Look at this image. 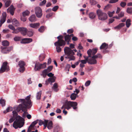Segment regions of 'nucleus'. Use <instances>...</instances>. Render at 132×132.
Instances as JSON below:
<instances>
[{
  "label": "nucleus",
  "instance_id": "nucleus-1",
  "mask_svg": "<svg viewBox=\"0 0 132 132\" xmlns=\"http://www.w3.org/2000/svg\"><path fill=\"white\" fill-rule=\"evenodd\" d=\"M30 95L27 96L25 99H19L18 100L17 102L18 103H21L17 106L14 107L15 110H16L18 112L21 110L24 111L22 115V117H24L28 113L27 111H25L27 109H29L32 106V102L30 100Z\"/></svg>",
  "mask_w": 132,
  "mask_h": 132
},
{
  "label": "nucleus",
  "instance_id": "nucleus-2",
  "mask_svg": "<svg viewBox=\"0 0 132 132\" xmlns=\"http://www.w3.org/2000/svg\"><path fill=\"white\" fill-rule=\"evenodd\" d=\"M13 117L10 119L9 122L11 123L15 119L13 124V127L15 129L18 128H21L24 125V120L23 118L19 116L15 111L12 112Z\"/></svg>",
  "mask_w": 132,
  "mask_h": 132
},
{
  "label": "nucleus",
  "instance_id": "nucleus-3",
  "mask_svg": "<svg viewBox=\"0 0 132 132\" xmlns=\"http://www.w3.org/2000/svg\"><path fill=\"white\" fill-rule=\"evenodd\" d=\"M78 104L76 102H73L70 101H68L65 102L61 108V109H62L63 108L69 110L72 107L73 109L75 110H76L77 107V106Z\"/></svg>",
  "mask_w": 132,
  "mask_h": 132
},
{
  "label": "nucleus",
  "instance_id": "nucleus-4",
  "mask_svg": "<svg viewBox=\"0 0 132 132\" xmlns=\"http://www.w3.org/2000/svg\"><path fill=\"white\" fill-rule=\"evenodd\" d=\"M65 44L64 41L62 39H59L57 42H55L54 45L56 46V51L57 52H60L61 50V48L60 47L62 46H64Z\"/></svg>",
  "mask_w": 132,
  "mask_h": 132
},
{
  "label": "nucleus",
  "instance_id": "nucleus-5",
  "mask_svg": "<svg viewBox=\"0 0 132 132\" xmlns=\"http://www.w3.org/2000/svg\"><path fill=\"white\" fill-rule=\"evenodd\" d=\"M87 53L88 54V56H84L85 60H81L80 61L81 63L84 64L86 63L87 62L90 64H91V50L89 49L87 51Z\"/></svg>",
  "mask_w": 132,
  "mask_h": 132
},
{
  "label": "nucleus",
  "instance_id": "nucleus-6",
  "mask_svg": "<svg viewBox=\"0 0 132 132\" xmlns=\"http://www.w3.org/2000/svg\"><path fill=\"white\" fill-rule=\"evenodd\" d=\"M97 13L98 16V19L100 20H105L107 18V14L103 12L100 10H98L97 11Z\"/></svg>",
  "mask_w": 132,
  "mask_h": 132
},
{
  "label": "nucleus",
  "instance_id": "nucleus-7",
  "mask_svg": "<svg viewBox=\"0 0 132 132\" xmlns=\"http://www.w3.org/2000/svg\"><path fill=\"white\" fill-rule=\"evenodd\" d=\"M46 63L44 62L43 64H41L37 62L35 64L34 70L36 71L39 70L40 69H44L46 67Z\"/></svg>",
  "mask_w": 132,
  "mask_h": 132
},
{
  "label": "nucleus",
  "instance_id": "nucleus-8",
  "mask_svg": "<svg viewBox=\"0 0 132 132\" xmlns=\"http://www.w3.org/2000/svg\"><path fill=\"white\" fill-rule=\"evenodd\" d=\"M64 52L65 54L67 56L65 57L66 58L68 59V58L69 56V54H74L75 53L73 50H71L69 47H65L64 49Z\"/></svg>",
  "mask_w": 132,
  "mask_h": 132
},
{
  "label": "nucleus",
  "instance_id": "nucleus-9",
  "mask_svg": "<svg viewBox=\"0 0 132 132\" xmlns=\"http://www.w3.org/2000/svg\"><path fill=\"white\" fill-rule=\"evenodd\" d=\"M97 58H102V56L101 54L98 53L95 55L91 56V64H96L97 61L96 59Z\"/></svg>",
  "mask_w": 132,
  "mask_h": 132
},
{
  "label": "nucleus",
  "instance_id": "nucleus-10",
  "mask_svg": "<svg viewBox=\"0 0 132 132\" xmlns=\"http://www.w3.org/2000/svg\"><path fill=\"white\" fill-rule=\"evenodd\" d=\"M35 12L36 16L38 18H40L42 15V10L39 7H36L35 9Z\"/></svg>",
  "mask_w": 132,
  "mask_h": 132
},
{
  "label": "nucleus",
  "instance_id": "nucleus-11",
  "mask_svg": "<svg viewBox=\"0 0 132 132\" xmlns=\"http://www.w3.org/2000/svg\"><path fill=\"white\" fill-rule=\"evenodd\" d=\"M7 63L5 62L3 63L2 66L0 69V73H2L5 71H8L9 70V67L7 65Z\"/></svg>",
  "mask_w": 132,
  "mask_h": 132
},
{
  "label": "nucleus",
  "instance_id": "nucleus-12",
  "mask_svg": "<svg viewBox=\"0 0 132 132\" xmlns=\"http://www.w3.org/2000/svg\"><path fill=\"white\" fill-rule=\"evenodd\" d=\"M18 65L20 67L19 68V71L21 72H23L25 70L24 62L23 61L21 60L19 61Z\"/></svg>",
  "mask_w": 132,
  "mask_h": 132
},
{
  "label": "nucleus",
  "instance_id": "nucleus-13",
  "mask_svg": "<svg viewBox=\"0 0 132 132\" xmlns=\"http://www.w3.org/2000/svg\"><path fill=\"white\" fill-rule=\"evenodd\" d=\"M38 120H37L33 122L29 126L27 131V132H30L32 130H34L35 129V127H36L35 125L38 122Z\"/></svg>",
  "mask_w": 132,
  "mask_h": 132
},
{
  "label": "nucleus",
  "instance_id": "nucleus-14",
  "mask_svg": "<svg viewBox=\"0 0 132 132\" xmlns=\"http://www.w3.org/2000/svg\"><path fill=\"white\" fill-rule=\"evenodd\" d=\"M13 48V47L12 46L9 47L8 48L1 47V52L4 54L7 53L12 50Z\"/></svg>",
  "mask_w": 132,
  "mask_h": 132
},
{
  "label": "nucleus",
  "instance_id": "nucleus-15",
  "mask_svg": "<svg viewBox=\"0 0 132 132\" xmlns=\"http://www.w3.org/2000/svg\"><path fill=\"white\" fill-rule=\"evenodd\" d=\"M18 30L21 32V34L23 35H26L27 31L26 28L23 27H19L18 28Z\"/></svg>",
  "mask_w": 132,
  "mask_h": 132
},
{
  "label": "nucleus",
  "instance_id": "nucleus-16",
  "mask_svg": "<svg viewBox=\"0 0 132 132\" xmlns=\"http://www.w3.org/2000/svg\"><path fill=\"white\" fill-rule=\"evenodd\" d=\"M6 13H4L3 14L2 17H1L0 23V27H1L6 20Z\"/></svg>",
  "mask_w": 132,
  "mask_h": 132
},
{
  "label": "nucleus",
  "instance_id": "nucleus-17",
  "mask_svg": "<svg viewBox=\"0 0 132 132\" xmlns=\"http://www.w3.org/2000/svg\"><path fill=\"white\" fill-rule=\"evenodd\" d=\"M73 36V35L72 34L70 35L68 34L65 36V41L67 42L68 44H69V42L70 41L71 37Z\"/></svg>",
  "mask_w": 132,
  "mask_h": 132
},
{
  "label": "nucleus",
  "instance_id": "nucleus-18",
  "mask_svg": "<svg viewBox=\"0 0 132 132\" xmlns=\"http://www.w3.org/2000/svg\"><path fill=\"white\" fill-rule=\"evenodd\" d=\"M32 39L30 38H24L22 39L21 43H28L32 42Z\"/></svg>",
  "mask_w": 132,
  "mask_h": 132
},
{
  "label": "nucleus",
  "instance_id": "nucleus-19",
  "mask_svg": "<svg viewBox=\"0 0 132 132\" xmlns=\"http://www.w3.org/2000/svg\"><path fill=\"white\" fill-rule=\"evenodd\" d=\"M15 10V8L13 5H11L7 9V11L9 12L12 15L14 14V11Z\"/></svg>",
  "mask_w": 132,
  "mask_h": 132
},
{
  "label": "nucleus",
  "instance_id": "nucleus-20",
  "mask_svg": "<svg viewBox=\"0 0 132 132\" xmlns=\"http://www.w3.org/2000/svg\"><path fill=\"white\" fill-rule=\"evenodd\" d=\"M61 129V128L59 125H56L54 126L53 132H59L60 131Z\"/></svg>",
  "mask_w": 132,
  "mask_h": 132
},
{
  "label": "nucleus",
  "instance_id": "nucleus-21",
  "mask_svg": "<svg viewBox=\"0 0 132 132\" xmlns=\"http://www.w3.org/2000/svg\"><path fill=\"white\" fill-rule=\"evenodd\" d=\"M39 25L40 23H31L29 24L30 26L31 27L35 29L38 28Z\"/></svg>",
  "mask_w": 132,
  "mask_h": 132
},
{
  "label": "nucleus",
  "instance_id": "nucleus-22",
  "mask_svg": "<svg viewBox=\"0 0 132 132\" xmlns=\"http://www.w3.org/2000/svg\"><path fill=\"white\" fill-rule=\"evenodd\" d=\"M29 20L31 22H35L37 20L35 14H33L30 16L29 18Z\"/></svg>",
  "mask_w": 132,
  "mask_h": 132
},
{
  "label": "nucleus",
  "instance_id": "nucleus-23",
  "mask_svg": "<svg viewBox=\"0 0 132 132\" xmlns=\"http://www.w3.org/2000/svg\"><path fill=\"white\" fill-rule=\"evenodd\" d=\"M108 44L105 43L102 44L100 47V49L101 50L103 49H106L108 47Z\"/></svg>",
  "mask_w": 132,
  "mask_h": 132
},
{
  "label": "nucleus",
  "instance_id": "nucleus-24",
  "mask_svg": "<svg viewBox=\"0 0 132 132\" xmlns=\"http://www.w3.org/2000/svg\"><path fill=\"white\" fill-rule=\"evenodd\" d=\"M12 22L13 25L15 26H18L20 24L19 22L15 19H12Z\"/></svg>",
  "mask_w": 132,
  "mask_h": 132
},
{
  "label": "nucleus",
  "instance_id": "nucleus-25",
  "mask_svg": "<svg viewBox=\"0 0 132 132\" xmlns=\"http://www.w3.org/2000/svg\"><path fill=\"white\" fill-rule=\"evenodd\" d=\"M98 49L97 48H93L91 50V56L95 55V54L97 52Z\"/></svg>",
  "mask_w": 132,
  "mask_h": 132
},
{
  "label": "nucleus",
  "instance_id": "nucleus-26",
  "mask_svg": "<svg viewBox=\"0 0 132 132\" xmlns=\"http://www.w3.org/2000/svg\"><path fill=\"white\" fill-rule=\"evenodd\" d=\"M53 123L52 121H50L47 123V128L48 129H51L53 127Z\"/></svg>",
  "mask_w": 132,
  "mask_h": 132
},
{
  "label": "nucleus",
  "instance_id": "nucleus-27",
  "mask_svg": "<svg viewBox=\"0 0 132 132\" xmlns=\"http://www.w3.org/2000/svg\"><path fill=\"white\" fill-rule=\"evenodd\" d=\"M125 25V24L124 23H120L118 25L114 27V28L115 29H120L122 27L124 26Z\"/></svg>",
  "mask_w": 132,
  "mask_h": 132
},
{
  "label": "nucleus",
  "instance_id": "nucleus-28",
  "mask_svg": "<svg viewBox=\"0 0 132 132\" xmlns=\"http://www.w3.org/2000/svg\"><path fill=\"white\" fill-rule=\"evenodd\" d=\"M77 95L74 93H72L70 95V98L72 100H75L76 97Z\"/></svg>",
  "mask_w": 132,
  "mask_h": 132
},
{
  "label": "nucleus",
  "instance_id": "nucleus-29",
  "mask_svg": "<svg viewBox=\"0 0 132 132\" xmlns=\"http://www.w3.org/2000/svg\"><path fill=\"white\" fill-rule=\"evenodd\" d=\"M131 20L130 19H128L126 22V25L127 28H129L131 25L130 23Z\"/></svg>",
  "mask_w": 132,
  "mask_h": 132
},
{
  "label": "nucleus",
  "instance_id": "nucleus-30",
  "mask_svg": "<svg viewBox=\"0 0 132 132\" xmlns=\"http://www.w3.org/2000/svg\"><path fill=\"white\" fill-rule=\"evenodd\" d=\"M74 54H69V56L68 57V59H69V61L71 60H74L75 59V57L73 56Z\"/></svg>",
  "mask_w": 132,
  "mask_h": 132
},
{
  "label": "nucleus",
  "instance_id": "nucleus-31",
  "mask_svg": "<svg viewBox=\"0 0 132 132\" xmlns=\"http://www.w3.org/2000/svg\"><path fill=\"white\" fill-rule=\"evenodd\" d=\"M49 72L46 69L44 70L42 72V74L43 77H44L45 76L47 75V73Z\"/></svg>",
  "mask_w": 132,
  "mask_h": 132
},
{
  "label": "nucleus",
  "instance_id": "nucleus-32",
  "mask_svg": "<svg viewBox=\"0 0 132 132\" xmlns=\"http://www.w3.org/2000/svg\"><path fill=\"white\" fill-rule=\"evenodd\" d=\"M0 104L2 106H4L5 105V101L4 99L1 98L0 100Z\"/></svg>",
  "mask_w": 132,
  "mask_h": 132
},
{
  "label": "nucleus",
  "instance_id": "nucleus-33",
  "mask_svg": "<svg viewBox=\"0 0 132 132\" xmlns=\"http://www.w3.org/2000/svg\"><path fill=\"white\" fill-rule=\"evenodd\" d=\"M45 54H41L39 56V60L40 61H43L44 59L45 58Z\"/></svg>",
  "mask_w": 132,
  "mask_h": 132
},
{
  "label": "nucleus",
  "instance_id": "nucleus-34",
  "mask_svg": "<svg viewBox=\"0 0 132 132\" xmlns=\"http://www.w3.org/2000/svg\"><path fill=\"white\" fill-rule=\"evenodd\" d=\"M45 27L44 26H41L38 29V30L40 32H43L45 29Z\"/></svg>",
  "mask_w": 132,
  "mask_h": 132
},
{
  "label": "nucleus",
  "instance_id": "nucleus-35",
  "mask_svg": "<svg viewBox=\"0 0 132 132\" xmlns=\"http://www.w3.org/2000/svg\"><path fill=\"white\" fill-rule=\"evenodd\" d=\"M41 95V92H38L37 93L36 97L37 100H39L40 99Z\"/></svg>",
  "mask_w": 132,
  "mask_h": 132
},
{
  "label": "nucleus",
  "instance_id": "nucleus-36",
  "mask_svg": "<svg viewBox=\"0 0 132 132\" xmlns=\"http://www.w3.org/2000/svg\"><path fill=\"white\" fill-rule=\"evenodd\" d=\"M127 12L129 14L132 13V7H128L127 8L126 10Z\"/></svg>",
  "mask_w": 132,
  "mask_h": 132
},
{
  "label": "nucleus",
  "instance_id": "nucleus-37",
  "mask_svg": "<svg viewBox=\"0 0 132 132\" xmlns=\"http://www.w3.org/2000/svg\"><path fill=\"white\" fill-rule=\"evenodd\" d=\"M57 85L56 83H55L54 84L53 87V90L55 92H57L58 90L57 89Z\"/></svg>",
  "mask_w": 132,
  "mask_h": 132
},
{
  "label": "nucleus",
  "instance_id": "nucleus-38",
  "mask_svg": "<svg viewBox=\"0 0 132 132\" xmlns=\"http://www.w3.org/2000/svg\"><path fill=\"white\" fill-rule=\"evenodd\" d=\"M2 44L3 46H8L9 45V42L6 40L3 41L2 42Z\"/></svg>",
  "mask_w": 132,
  "mask_h": 132
},
{
  "label": "nucleus",
  "instance_id": "nucleus-39",
  "mask_svg": "<svg viewBox=\"0 0 132 132\" xmlns=\"http://www.w3.org/2000/svg\"><path fill=\"white\" fill-rule=\"evenodd\" d=\"M30 12L27 10L26 11L24 12H23L22 13V14L23 16H26L30 14Z\"/></svg>",
  "mask_w": 132,
  "mask_h": 132
},
{
  "label": "nucleus",
  "instance_id": "nucleus-40",
  "mask_svg": "<svg viewBox=\"0 0 132 132\" xmlns=\"http://www.w3.org/2000/svg\"><path fill=\"white\" fill-rule=\"evenodd\" d=\"M11 3V2L10 0L7 1L5 3V6L6 7H8L10 4Z\"/></svg>",
  "mask_w": 132,
  "mask_h": 132
},
{
  "label": "nucleus",
  "instance_id": "nucleus-41",
  "mask_svg": "<svg viewBox=\"0 0 132 132\" xmlns=\"http://www.w3.org/2000/svg\"><path fill=\"white\" fill-rule=\"evenodd\" d=\"M48 79L50 82H53L55 81V78L54 77H53L51 78H50Z\"/></svg>",
  "mask_w": 132,
  "mask_h": 132
},
{
  "label": "nucleus",
  "instance_id": "nucleus-42",
  "mask_svg": "<svg viewBox=\"0 0 132 132\" xmlns=\"http://www.w3.org/2000/svg\"><path fill=\"white\" fill-rule=\"evenodd\" d=\"M48 122V120H44V123L43 125L44 126V129H45V128H46L47 127V123Z\"/></svg>",
  "mask_w": 132,
  "mask_h": 132
},
{
  "label": "nucleus",
  "instance_id": "nucleus-43",
  "mask_svg": "<svg viewBox=\"0 0 132 132\" xmlns=\"http://www.w3.org/2000/svg\"><path fill=\"white\" fill-rule=\"evenodd\" d=\"M124 13L122 11L120 13L118 14V16L120 18L123 17L124 16Z\"/></svg>",
  "mask_w": 132,
  "mask_h": 132
},
{
  "label": "nucleus",
  "instance_id": "nucleus-44",
  "mask_svg": "<svg viewBox=\"0 0 132 132\" xmlns=\"http://www.w3.org/2000/svg\"><path fill=\"white\" fill-rule=\"evenodd\" d=\"M14 40L15 41H18L20 40L21 39V38L20 37H15L14 38Z\"/></svg>",
  "mask_w": 132,
  "mask_h": 132
},
{
  "label": "nucleus",
  "instance_id": "nucleus-45",
  "mask_svg": "<svg viewBox=\"0 0 132 132\" xmlns=\"http://www.w3.org/2000/svg\"><path fill=\"white\" fill-rule=\"evenodd\" d=\"M46 0H44L43 1H42L39 4V5L40 6H43L44 5L46 4Z\"/></svg>",
  "mask_w": 132,
  "mask_h": 132
},
{
  "label": "nucleus",
  "instance_id": "nucleus-46",
  "mask_svg": "<svg viewBox=\"0 0 132 132\" xmlns=\"http://www.w3.org/2000/svg\"><path fill=\"white\" fill-rule=\"evenodd\" d=\"M126 3L125 2H121L120 4V5L123 8L124 7L126 6Z\"/></svg>",
  "mask_w": 132,
  "mask_h": 132
},
{
  "label": "nucleus",
  "instance_id": "nucleus-47",
  "mask_svg": "<svg viewBox=\"0 0 132 132\" xmlns=\"http://www.w3.org/2000/svg\"><path fill=\"white\" fill-rule=\"evenodd\" d=\"M53 66H49L46 69L47 70V71L49 72L52 70L53 69Z\"/></svg>",
  "mask_w": 132,
  "mask_h": 132
},
{
  "label": "nucleus",
  "instance_id": "nucleus-48",
  "mask_svg": "<svg viewBox=\"0 0 132 132\" xmlns=\"http://www.w3.org/2000/svg\"><path fill=\"white\" fill-rule=\"evenodd\" d=\"M90 84V80L87 81L85 83V85L87 87L89 86Z\"/></svg>",
  "mask_w": 132,
  "mask_h": 132
},
{
  "label": "nucleus",
  "instance_id": "nucleus-49",
  "mask_svg": "<svg viewBox=\"0 0 132 132\" xmlns=\"http://www.w3.org/2000/svg\"><path fill=\"white\" fill-rule=\"evenodd\" d=\"M13 110V108L11 107H8L6 109V112H9Z\"/></svg>",
  "mask_w": 132,
  "mask_h": 132
},
{
  "label": "nucleus",
  "instance_id": "nucleus-50",
  "mask_svg": "<svg viewBox=\"0 0 132 132\" xmlns=\"http://www.w3.org/2000/svg\"><path fill=\"white\" fill-rule=\"evenodd\" d=\"M58 8L59 6H56L52 8V10L54 11H55L58 9Z\"/></svg>",
  "mask_w": 132,
  "mask_h": 132
},
{
  "label": "nucleus",
  "instance_id": "nucleus-51",
  "mask_svg": "<svg viewBox=\"0 0 132 132\" xmlns=\"http://www.w3.org/2000/svg\"><path fill=\"white\" fill-rule=\"evenodd\" d=\"M27 35L29 37H31L33 35V33L31 31H28V32Z\"/></svg>",
  "mask_w": 132,
  "mask_h": 132
},
{
  "label": "nucleus",
  "instance_id": "nucleus-52",
  "mask_svg": "<svg viewBox=\"0 0 132 132\" xmlns=\"http://www.w3.org/2000/svg\"><path fill=\"white\" fill-rule=\"evenodd\" d=\"M119 0H111L109 2L110 3H116Z\"/></svg>",
  "mask_w": 132,
  "mask_h": 132
},
{
  "label": "nucleus",
  "instance_id": "nucleus-53",
  "mask_svg": "<svg viewBox=\"0 0 132 132\" xmlns=\"http://www.w3.org/2000/svg\"><path fill=\"white\" fill-rule=\"evenodd\" d=\"M119 0H111L109 2L110 3H116Z\"/></svg>",
  "mask_w": 132,
  "mask_h": 132
},
{
  "label": "nucleus",
  "instance_id": "nucleus-54",
  "mask_svg": "<svg viewBox=\"0 0 132 132\" xmlns=\"http://www.w3.org/2000/svg\"><path fill=\"white\" fill-rule=\"evenodd\" d=\"M13 30V31H12V32L14 34H17L19 32V31L18 30V28L16 29H15L14 30Z\"/></svg>",
  "mask_w": 132,
  "mask_h": 132
},
{
  "label": "nucleus",
  "instance_id": "nucleus-55",
  "mask_svg": "<svg viewBox=\"0 0 132 132\" xmlns=\"http://www.w3.org/2000/svg\"><path fill=\"white\" fill-rule=\"evenodd\" d=\"M44 121H43L42 120H40L39 121V125L40 126H41L43 124H44Z\"/></svg>",
  "mask_w": 132,
  "mask_h": 132
},
{
  "label": "nucleus",
  "instance_id": "nucleus-56",
  "mask_svg": "<svg viewBox=\"0 0 132 132\" xmlns=\"http://www.w3.org/2000/svg\"><path fill=\"white\" fill-rule=\"evenodd\" d=\"M9 28L11 29L14 30L15 29L14 27L12 25H9L8 26Z\"/></svg>",
  "mask_w": 132,
  "mask_h": 132
},
{
  "label": "nucleus",
  "instance_id": "nucleus-57",
  "mask_svg": "<svg viewBox=\"0 0 132 132\" xmlns=\"http://www.w3.org/2000/svg\"><path fill=\"white\" fill-rule=\"evenodd\" d=\"M52 13H50L49 14H48L46 15V17L47 18H49L51 16L53 15Z\"/></svg>",
  "mask_w": 132,
  "mask_h": 132
},
{
  "label": "nucleus",
  "instance_id": "nucleus-58",
  "mask_svg": "<svg viewBox=\"0 0 132 132\" xmlns=\"http://www.w3.org/2000/svg\"><path fill=\"white\" fill-rule=\"evenodd\" d=\"M96 15L95 14L93 13H91V19H93L95 18Z\"/></svg>",
  "mask_w": 132,
  "mask_h": 132
},
{
  "label": "nucleus",
  "instance_id": "nucleus-59",
  "mask_svg": "<svg viewBox=\"0 0 132 132\" xmlns=\"http://www.w3.org/2000/svg\"><path fill=\"white\" fill-rule=\"evenodd\" d=\"M73 31L72 29H69L67 31V33L68 34H71L73 32Z\"/></svg>",
  "mask_w": 132,
  "mask_h": 132
},
{
  "label": "nucleus",
  "instance_id": "nucleus-60",
  "mask_svg": "<svg viewBox=\"0 0 132 132\" xmlns=\"http://www.w3.org/2000/svg\"><path fill=\"white\" fill-rule=\"evenodd\" d=\"M72 37V40H73L74 41H76L77 40L78 38L76 37H75V36H73Z\"/></svg>",
  "mask_w": 132,
  "mask_h": 132
},
{
  "label": "nucleus",
  "instance_id": "nucleus-61",
  "mask_svg": "<svg viewBox=\"0 0 132 132\" xmlns=\"http://www.w3.org/2000/svg\"><path fill=\"white\" fill-rule=\"evenodd\" d=\"M56 111L57 113H61V110L59 109H57Z\"/></svg>",
  "mask_w": 132,
  "mask_h": 132
},
{
  "label": "nucleus",
  "instance_id": "nucleus-62",
  "mask_svg": "<svg viewBox=\"0 0 132 132\" xmlns=\"http://www.w3.org/2000/svg\"><path fill=\"white\" fill-rule=\"evenodd\" d=\"M97 3L94 0H91V5H95Z\"/></svg>",
  "mask_w": 132,
  "mask_h": 132
},
{
  "label": "nucleus",
  "instance_id": "nucleus-63",
  "mask_svg": "<svg viewBox=\"0 0 132 132\" xmlns=\"http://www.w3.org/2000/svg\"><path fill=\"white\" fill-rule=\"evenodd\" d=\"M114 20L113 19H111L109 20V24L111 23H112L114 21Z\"/></svg>",
  "mask_w": 132,
  "mask_h": 132
},
{
  "label": "nucleus",
  "instance_id": "nucleus-64",
  "mask_svg": "<svg viewBox=\"0 0 132 132\" xmlns=\"http://www.w3.org/2000/svg\"><path fill=\"white\" fill-rule=\"evenodd\" d=\"M108 15L110 17H111L113 16V14H112L111 12L109 11L108 12Z\"/></svg>",
  "mask_w": 132,
  "mask_h": 132
}]
</instances>
